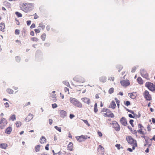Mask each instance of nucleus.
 Masks as SVG:
<instances>
[{"mask_svg": "<svg viewBox=\"0 0 155 155\" xmlns=\"http://www.w3.org/2000/svg\"><path fill=\"white\" fill-rule=\"evenodd\" d=\"M5 28V25L4 23H3L0 24V30L1 31H4V29Z\"/></svg>", "mask_w": 155, "mask_h": 155, "instance_id": "nucleus-21", "label": "nucleus"}, {"mask_svg": "<svg viewBox=\"0 0 155 155\" xmlns=\"http://www.w3.org/2000/svg\"><path fill=\"white\" fill-rule=\"evenodd\" d=\"M41 146L40 145H38L36 146L35 147V150L36 152H38L40 150Z\"/></svg>", "mask_w": 155, "mask_h": 155, "instance_id": "nucleus-25", "label": "nucleus"}, {"mask_svg": "<svg viewBox=\"0 0 155 155\" xmlns=\"http://www.w3.org/2000/svg\"><path fill=\"white\" fill-rule=\"evenodd\" d=\"M115 147L117 148L118 150H120V144H117L115 145Z\"/></svg>", "mask_w": 155, "mask_h": 155, "instance_id": "nucleus-46", "label": "nucleus"}, {"mask_svg": "<svg viewBox=\"0 0 155 155\" xmlns=\"http://www.w3.org/2000/svg\"><path fill=\"white\" fill-rule=\"evenodd\" d=\"M30 102H27V103L25 104V105H24V107L27 106L30 104Z\"/></svg>", "mask_w": 155, "mask_h": 155, "instance_id": "nucleus-62", "label": "nucleus"}, {"mask_svg": "<svg viewBox=\"0 0 155 155\" xmlns=\"http://www.w3.org/2000/svg\"><path fill=\"white\" fill-rule=\"evenodd\" d=\"M31 39L32 41H37L38 40V38L35 37L32 38Z\"/></svg>", "mask_w": 155, "mask_h": 155, "instance_id": "nucleus-42", "label": "nucleus"}, {"mask_svg": "<svg viewBox=\"0 0 155 155\" xmlns=\"http://www.w3.org/2000/svg\"><path fill=\"white\" fill-rule=\"evenodd\" d=\"M97 133L99 137H101L102 136V134L101 131H98L97 132Z\"/></svg>", "mask_w": 155, "mask_h": 155, "instance_id": "nucleus-52", "label": "nucleus"}, {"mask_svg": "<svg viewBox=\"0 0 155 155\" xmlns=\"http://www.w3.org/2000/svg\"><path fill=\"white\" fill-rule=\"evenodd\" d=\"M81 100L84 103H87L88 104H89L90 102V99L86 97L82 98L81 99Z\"/></svg>", "mask_w": 155, "mask_h": 155, "instance_id": "nucleus-18", "label": "nucleus"}, {"mask_svg": "<svg viewBox=\"0 0 155 155\" xmlns=\"http://www.w3.org/2000/svg\"><path fill=\"white\" fill-rule=\"evenodd\" d=\"M145 86L152 91H154L155 90V86L152 83L150 82H147L145 84Z\"/></svg>", "mask_w": 155, "mask_h": 155, "instance_id": "nucleus-3", "label": "nucleus"}, {"mask_svg": "<svg viewBox=\"0 0 155 155\" xmlns=\"http://www.w3.org/2000/svg\"><path fill=\"white\" fill-rule=\"evenodd\" d=\"M7 92L9 94H12L13 93L14 91L10 88H8L6 89Z\"/></svg>", "mask_w": 155, "mask_h": 155, "instance_id": "nucleus-22", "label": "nucleus"}, {"mask_svg": "<svg viewBox=\"0 0 155 155\" xmlns=\"http://www.w3.org/2000/svg\"><path fill=\"white\" fill-rule=\"evenodd\" d=\"M116 107V104L115 101H112L110 104V106H109V107L112 108L113 109H114Z\"/></svg>", "mask_w": 155, "mask_h": 155, "instance_id": "nucleus-19", "label": "nucleus"}, {"mask_svg": "<svg viewBox=\"0 0 155 155\" xmlns=\"http://www.w3.org/2000/svg\"><path fill=\"white\" fill-rule=\"evenodd\" d=\"M87 137V136H84L83 135H81L80 136H77L76 137L77 140L80 142L83 141L84 139H86Z\"/></svg>", "mask_w": 155, "mask_h": 155, "instance_id": "nucleus-9", "label": "nucleus"}, {"mask_svg": "<svg viewBox=\"0 0 155 155\" xmlns=\"http://www.w3.org/2000/svg\"><path fill=\"white\" fill-rule=\"evenodd\" d=\"M7 146V145L5 143H2L0 144V147L3 149H6Z\"/></svg>", "mask_w": 155, "mask_h": 155, "instance_id": "nucleus-23", "label": "nucleus"}, {"mask_svg": "<svg viewBox=\"0 0 155 155\" xmlns=\"http://www.w3.org/2000/svg\"><path fill=\"white\" fill-rule=\"evenodd\" d=\"M49 124L50 125H51L53 122V120L52 119H49Z\"/></svg>", "mask_w": 155, "mask_h": 155, "instance_id": "nucleus-61", "label": "nucleus"}, {"mask_svg": "<svg viewBox=\"0 0 155 155\" xmlns=\"http://www.w3.org/2000/svg\"><path fill=\"white\" fill-rule=\"evenodd\" d=\"M75 117V116L73 114H70V116H69V117H70V118L71 119H72L74 117Z\"/></svg>", "mask_w": 155, "mask_h": 155, "instance_id": "nucleus-53", "label": "nucleus"}, {"mask_svg": "<svg viewBox=\"0 0 155 155\" xmlns=\"http://www.w3.org/2000/svg\"><path fill=\"white\" fill-rule=\"evenodd\" d=\"M132 150H134L135 149V147H137V141H135V142H134V143L132 144Z\"/></svg>", "mask_w": 155, "mask_h": 155, "instance_id": "nucleus-31", "label": "nucleus"}, {"mask_svg": "<svg viewBox=\"0 0 155 155\" xmlns=\"http://www.w3.org/2000/svg\"><path fill=\"white\" fill-rule=\"evenodd\" d=\"M121 85L124 87H127L130 84L129 81L127 79L121 81H120Z\"/></svg>", "mask_w": 155, "mask_h": 155, "instance_id": "nucleus-6", "label": "nucleus"}, {"mask_svg": "<svg viewBox=\"0 0 155 155\" xmlns=\"http://www.w3.org/2000/svg\"><path fill=\"white\" fill-rule=\"evenodd\" d=\"M31 23V21H27V24L29 26V25Z\"/></svg>", "mask_w": 155, "mask_h": 155, "instance_id": "nucleus-59", "label": "nucleus"}, {"mask_svg": "<svg viewBox=\"0 0 155 155\" xmlns=\"http://www.w3.org/2000/svg\"><path fill=\"white\" fill-rule=\"evenodd\" d=\"M34 15H35L34 17L35 19H37L39 18V16L37 15L36 13H35Z\"/></svg>", "mask_w": 155, "mask_h": 155, "instance_id": "nucleus-54", "label": "nucleus"}, {"mask_svg": "<svg viewBox=\"0 0 155 155\" xmlns=\"http://www.w3.org/2000/svg\"><path fill=\"white\" fill-rule=\"evenodd\" d=\"M7 122L5 118H2L0 119V128L2 129L7 124Z\"/></svg>", "mask_w": 155, "mask_h": 155, "instance_id": "nucleus-5", "label": "nucleus"}, {"mask_svg": "<svg viewBox=\"0 0 155 155\" xmlns=\"http://www.w3.org/2000/svg\"><path fill=\"white\" fill-rule=\"evenodd\" d=\"M50 26L49 25H48L46 27V29L48 31H49L50 30Z\"/></svg>", "mask_w": 155, "mask_h": 155, "instance_id": "nucleus-57", "label": "nucleus"}, {"mask_svg": "<svg viewBox=\"0 0 155 155\" xmlns=\"http://www.w3.org/2000/svg\"><path fill=\"white\" fill-rule=\"evenodd\" d=\"M40 139L41 140L40 143H44L45 142L46 140L45 137L43 136H42V137H41Z\"/></svg>", "mask_w": 155, "mask_h": 155, "instance_id": "nucleus-26", "label": "nucleus"}, {"mask_svg": "<svg viewBox=\"0 0 155 155\" xmlns=\"http://www.w3.org/2000/svg\"><path fill=\"white\" fill-rule=\"evenodd\" d=\"M15 14L18 17H22V15L18 12H16Z\"/></svg>", "mask_w": 155, "mask_h": 155, "instance_id": "nucleus-30", "label": "nucleus"}, {"mask_svg": "<svg viewBox=\"0 0 155 155\" xmlns=\"http://www.w3.org/2000/svg\"><path fill=\"white\" fill-rule=\"evenodd\" d=\"M67 114V112L65 111L64 110L60 111V115L61 117L64 118L66 116Z\"/></svg>", "mask_w": 155, "mask_h": 155, "instance_id": "nucleus-14", "label": "nucleus"}, {"mask_svg": "<svg viewBox=\"0 0 155 155\" xmlns=\"http://www.w3.org/2000/svg\"><path fill=\"white\" fill-rule=\"evenodd\" d=\"M73 80L79 82L84 83L85 82V79L83 77L79 76H77L73 78Z\"/></svg>", "mask_w": 155, "mask_h": 155, "instance_id": "nucleus-4", "label": "nucleus"}, {"mask_svg": "<svg viewBox=\"0 0 155 155\" xmlns=\"http://www.w3.org/2000/svg\"><path fill=\"white\" fill-rule=\"evenodd\" d=\"M130 104V102L129 101H127L125 103V104L128 106H129Z\"/></svg>", "mask_w": 155, "mask_h": 155, "instance_id": "nucleus-45", "label": "nucleus"}, {"mask_svg": "<svg viewBox=\"0 0 155 155\" xmlns=\"http://www.w3.org/2000/svg\"><path fill=\"white\" fill-rule=\"evenodd\" d=\"M35 24L34 23L32 24L31 26H30V28H35Z\"/></svg>", "mask_w": 155, "mask_h": 155, "instance_id": "nucleus-56", "label": "nucleus"}, {"mask_svg": "<svg viewBox=\"0 0 155 155\" xmlns=\"http://www.w3.org/2000/svg\"><path fill=\"white\" fill-rule=\"evenodd\" d=\"M64 91L65 92H68V94L69 93V89L67 87H65L64 88Z\"/></svg>", "mask_w": 155, "mask_h": 155, "instance_id": "nucleus-44", "label": "nucleus"}, {"mask_svg": "<svg viewBox=\"0 0 155 155\" xmlns=\"http://www.w3.org/2000/svg\"><path fill=\"white\" fill-rule=\"evenodd\" d=\"M94 112L95 113H97V111H98V109H97V107H94Z\"/></svg>", "mask_w": 155, "mask_h": 155, "instance_id": "nucleus-51", "label": "nucleus"}, {"mask_svg": "<svg viewBox=\"0 0 155 155\" xmlns=\"http://www.w3.org/2000/svg\"><path fill=\"white\" fill-rule=\"evenodd\" d=\"M142 130V129L141 128L140 130H137V132L139 134L143 135L144 134V132Z\"/></svg>", "mask_w": 155, "mask_h": 155, "instance_id": "nucleus-40", "label": "nucleus"}, {"mask_svg": "<svg viewBox=\"0 0 155 155\" xmlns=\"http://www.w3.org/2000/svg\"><path fill=\"white\" fill-rule=\"evenodd\" d=\"M68 149L70 151H72L73 148V144L72 143L70 142L67 147Z\"/></svg>", "mask_w": 155, "mask_h": 155, "instance_id": "nucleus-17", "label": "nucleus"}, {"mask_svg": "<svg viewBox=\"0 0 155 155\" xmlns=\"http://www.w3.org/2000/svg\"><path fill=\"white\" fill-rule=\"evenodd\" d=\"M145 98L147 100L150 101L151 100V97L147 91H145L144 93Z\"/></svg>", "mask_w": 155, "mask_h": 155, "instance_id": "nucleus-8", "label": "nucleus"}, {"mask_svg": "<svg viewBox=\"0 0 155 155\" xmlns=\"http://www.w3.org/2000/svg\"><path fill=\"white\" fill-rule=\"evenodd\" d=\"M15 34L17 35H18L20 34V31L18 29H16L15 31Z\"/></svg>", "mask_w": 155, "mask_h": 155, "instance_id": "nucleus-41", "label": "nucleus"}, {"mask_svg": "<svg viewBox=\"0 0 155 155\" xmlns=\"http://www.w3.org/2000/svg\"><path fill=\"white\" fill-rule=\"evenodd\" d=\"M115 100H116V103L117 104V107H119V105H120V104H119L120 101L117 98H115Z\"/></svg>", "mask_w": 155, "mask_h": 155, "instance_id": "nucleus-39", "label": "nucleus"}, {"mask_svg": "<svg viewBox=\"0 0 155 155\" xmlns=\"http://www.w3.org/2000/svg\"><path fill=\"white\" fill-rule=\"evenodd\" d=\"M140 73L141 76L145 78H147L148 77V75L146 71L143 69L140 70Z\"/></svg>", "mask_w": 155, "mask_h": 155, "instance_id": "nucleus-11", "label": "nucleus"}, {"mask_svg": "<svg viewBox=\"0 0 155 155\" xmlns=\"http://www.w3.org/2000/svg\"><path fill=\"white\" fill-rule=\"evenodd\" d=\"M46 34L45 33L43 34L41 36V38L43 41H44L46 38Z\"/></svg>", "mask_w": 155, "mask_h": 155, "instance_id": "nucleus-33", "label": "nucleus"}, {"mask_svg": "<svg viewBox=\"0 0 155 155\" xmlns=\"http://www.w3.org/2000/svg\"><path fill=\"white\" fill-rule=\"evenodd\" d=\"M113 127L116 131H119L120 130V127L116 121H114L113 123Z\"/></svg>", "mask_w": 155, "mask_h": 155, "instance_id": "nucleus-10", "label": "nucleus"}, {"mask_svg": "<svg viewBox=\"0 0 155 155\" xmlns=\"http://www.w3.org/2000/svg\"><path fill=\"white\" fill-rule=\"evenodd\" d=\"M128 116L130 118H134V116L133 115H132V114H128Z\"/></svg>", "mask_w": 155, "mask_h": 155, "instance_id": "nucleus-63", "label": "nucleus"}, {"mask_svg": "<svg viewBox=\"0 0 155 155\" xmlns=\"http://www.w3.org/2000/svg\"><path fill=\"white\" fill-rule=\"evenodd\" d=\"M34 7V4L29 3L23 4L21 9L26 13L31 11L33 10Z\"/></svg>", "mask_w": 155, "mask_h": 155, "instance_id": "nucleus-1", "label": "nucleus"}, {"mask_svg": "<svg viewBox=\"0 0 155 155\" xmlns=\"http://www.w3.org/2000/svg\"><path fill=\"white\" fill-rule=\"evenodd\" d=\"M38 27L40 28H41L42 29H44L45 28V25L43 24L42 22L39 24Z\"/></svg>", "mask_w": 155, "mask_h": 155, "instance_id": "nucleus-27", "label": "nucleus"}, {"mask_svg": "<svg viewBox=\"0 0 155 155\" xmlns=\"http://www.w3.org/2000/svg\"><path fill=\"white\" fill-rule=\"evenodd\" d=\"M120 121L121 124L124 126H126L127 123L126 119L124 117H122L120 119Z\"/></svg>", "mask_w": 155, "mask_h": 155, "instance_id": "nucleus-12", "label": "nucleus"}, {"mask_svg": "<svg viewBox=\"0 0 155 155\" xmlns=\"http://www.w3.org/2000/svg\"><path fill=\"white\" fill-rule=\"evenodd\" d=\"M135 93H129V94L130 95V97L133 99H135L136 97V95L135 94Z\"/></svg>", "mask_w": 155, "mask_h": 155, "instance_id": "nucleus-20", "label": "nucleus"}, {"mask_svg": "<svg viewBox=\"0 0 155 155\" xmlns=\"http://www.w3.org/2000/svg\"><path fill=\"white\" fill-rule=\"evenodd\" d=\"M63 83L67 87H69L70 86L69 83L67 81H63Z\"/></svg>", "mask_w": 155, "mask_h": 155, "instance_id": "nucleus-32", "label": "nucleus"}, {"mask_svg": "<svg viewBox=\"0 0 155 155\" xmlns=\"http://www.w3.org/2000/svg\"><path fill=\"white\" fill-rule=\"evenodd\" d=\"M114 91V88L113 87H112L109 89V90L108 91V92L109 94H111L112 93H113Z\"/></svg>", "mask_w": 155, "mask_h": 155, "instance_id": "nucleus-37", "label": "nucleus"}, {"mask_svg": "<svg viewBox=\"0 0 155 155\" xmlns=\"http://www.w3.org/2000/svg\"><path fill=\"white\" fill-rule=\"evenodd\" d=\"M15 60L17 62H19L20 61L21 58L20 57L17 56L15 57Z\"/></svg>", "mask_w": 155, "mask_h": 155, "instance_id": "nucleus-36", "label": "nucleus"}, {"mask_svg": "<svg viewBox=\"0 0 155 155\" xmlns=\"http://www.w3.org/2000/svg\"><path fill=\"white\" fill-rule=\"evenodd\" d=\"M134 120H130L129 121V123H130V124H131V125H132V124H133V122H134Z\"/></svg>", "mask_w": 155, "mask_h": 155, "instance_id": "nucleus-64", "label": "nucleus"}, {"mask_svg": "<svg viewBox=\"0 0 155 155\" xmlns=\"http://www.w3.org/2000/svg\"><path fill=\"white\" fill-rule=\"evenodd\" d=\"M133 114V116H134V118H137L138 115L137 114H135L134 113V112L133 114Z\"/></svg>", "mask_w": 155, "mask_h": 155, "instance_id": "nucleus-60", "label": "nucleus"}, {"mask_svg": "<svg viewBox=\"0 0 155 155\" xmlns=\"http://www.w3.org/2000/svg\"><path fill=\"white\" fill-rule=\"evenodd\" d=\"M52 107L53 108H55L57 107V105L56 104H52Z\"/></svg>", "mask_w": 155, "mask_h": 155, "instance_id": "nucleus-47", "label": "nucleus"}, {"mask_svg": "<svg viewBox=\"0 0 155 155\" xmlns=\"http://www.w3.org/2000/svg\"><path fill=\"white\" fill-rule=\"evenodd\" d=\"M114 77H109L108 80L112 81H114Z\"/></svg>", "mask_w": 155, "mask_h": 155, "instance_id": "nucleus-48", "label": "nucleus"}, {"mask_svg": "<svg viewBox=\"0 0 155 155\" xmlns=\"http://www.w3.org/2000/svg\"><path fill=\"white\" fill-rule=\"evenodd\" d=\"M70 100V102L74 106L80 108L82 107L81 104L76 99L71 97Z\"/></svg>", "mask_w": 155, "mask_h": 155, "instance_id": "nucleus-2", "label": "nucleus"}, {"mask_svg": "<svg viewBox=\"0 0 155 155\" xmlns=\"http://www.w3.org/2000/svg\"><path fill=\"white\" fill-rule=\"evenodd\" d=\"M15 119L16 116L15 115V114H13L10 117V120L12 121H14V120H15Z\"/></svg>", "mask_w": 155, "mask_h": 155, "instance_id": "nucleus-35", "label": "nucleus"}, {"mask_svg": "<svg viewBox=\"0 0 155 155\" xmlns=\"http://www.w3.org/2000/svg\"><path fill=\"white\" fill-rule=\"evenodd\" d=\"M83 121L86 124H87L88 126H90L89 124L88 123V121L87 120H83Z\"/></svg>", "mask_w": 155, "mask_h": 155, "instance_id": "nucleus-49", "label": "nucleus"}, {"mask_svg": "<svg viewBox=\"0 0 155 155\" xmlns=\"http://www.w3.org/2000/svg\"><path fill=\"white\" fill-rule=\"evenodd\" d=\"M12 131V127H9L5 130V133L8 134H11Z\"/></svg>", "mask_w": 155, "mask_h": 155, "instance_id": "nucleus-16", "label": "nucleus"}, {"mask_svg": "<svg viewBox=\"0 0 155 155\" xmlns=\"http://www.w3.org/2000/svg\"><path fill=\"white\" fill-rule=\"evenodd\" d=\"M137 80L138 83L140 84H143V80L141 78L138 77L137 79Z\"/></svg>", "mask_w": 155, "mask_h": 155, "instance_id": "nucleus-29", "label": "nucleus"}, {"mask_svg": "<svg viewBox=\"0 0 155 155\" xmlns=\"http://www.w3.org/2000/svg\"><path fill=\"white\" fill-rule=\"evenodd\" d=\"M100 81L102 82H105L106 81L107 78L104 76H103L99 78Z\"/></svg>", "mask_w": 155, "mask_h": 155, "instance_id": "nucleus-15", "label": "nucleus"}, {"mask_svg": "<svg viewBox=\"0 0 155 155\" xmlns=\"http://www.w3.org/2000/svg\"><path fill=\"white\" fill-rule=\"evenodd\" d=\"M15 124L16 127H18L21 126L22 125V124L21 122L18 121L16 122Z\"/></svg>", "mask_w": 155, "mask_h": 155, "instance_id": "nucleus-28", "label": "nucleus"}, {"mask_svg": "<svg viewBox=\"0 0 155 155\" xmlns=\"http://www.w3.org/2000/svg\"><path fill=\"white\" fill-rule=\"evenodd\" d=\"M107 115L108 117H111V118H113V117H114V114H113L112 113H111L110 114H107Z\"/></svg>", "mask_w": 155, "mask_h": 155, "instance_id": "nucleus-43", "label": "nucleus"}, {"mask_svg": "<svg viewBox=\"0 0 155 155\" xmlns=\"http://www.w3.org/2000/svg\"><path fill=\"white\" fill-rule=\"evenodd\" d=\"M35 31L36 33H39L40 32V30L37 29H35Z\"/></svg>", "mask_w": 155, "mask_h": 155, "instance_id": "nucleus-55", "label": "nucleus"}, {"mask_svg": "<svg viewBox=\"0 0 155 155\" xmlns=\"http://www.w3.org/2000/svg\"><path fill=\"white\" fill-rule=\"evenodd\" d=\"M138 67V66H136L133 67L132 69L131 72L132 73L134 72L136 69Z\"/></svg>", "mask_w": 155, "mask_h": 155, "instance_id": "nucleus-34", "label": "nucleus"}, {"mask_svg": "<svg viewBox=\"0 0 155 155\" xmlns=\"http://www.w3.org/2000/svg\"><path fill=\"white\" fill-rule=\"evenodd\" d=\"M126 110L128 112L131 113L132 114H133V113L134 112L133 111H132V110H129L128 109H126Z\"/></svg>", "mask_w": 155, "mask_h": 155, "instance_id": "nucleus-58", "label": "nucleus"}, {"mask_svg": "<svg viewBox=\"0 0 155 155\" xmlns=\"http://www.w3.org/2000/svg\"><path fill=\"white\" fill-rule=\"evenodd\" d=\"M33 117V115L31 114H29L27 117L25 119V120L27 122H28L31 120L32 119Z\"/></svg>", "mask_w": 155, "mask_h": 155, "instance_id": "nucleus-13", "label": "nucleus"}, {"mask_svg": "<svg viewBox=\"0 0 155 155\" xmlns=\"http://www.w3.org/2000/svg\"><path fill=\"white\" fill-rule=\"evenodd\" d=\"M58 131L60 132H61V128L60 127H58L57 126H55L54 127Z\"/></svg>", "mask_w": 155, "mask_h": 155, "instance_id": "nucleus-38", "label": "nucleus"}, {"mask_svg": "<svg viewBox=\"0 0 155 155\" xmlns=\"http://www.w3.org/2000/svg\"><path fill=\"white\" fill-rule=\"evenodd\" d=\"M126 140L128 143L132 145L134 143L135 141L136 140H134L132 137L130 136H128L126 137Z\"/></svg>", "mask_w": 155, "mask_h": 155, "instance_id": "nucleus-7", "label": "nucleus"}, {"mask_svg": "<svg viewBox=\"0 0 155 155\" xmlns=\"http://www.w3.org/2000/svg\"><path fill=\"white\" fill-rule=\"evenodd\" d=\"M98 149H100L101 150V154H104V148H103V147L101 145H99L98 146Z\"/></svg>", "mask_w": 155, "mask_h": 155, "instance_id": "nucleus-24", "label": "nucleus"}, {"mask_svg": "<svg viewBox=\"0 0 155 155\" xmlns=\"http://www.w3.org/2000/svg\"><path fill=\"white\" fill-rule=\"evenodd\" d=\"M4 104L5 105V107L8 108L9 107V104L8 103L6 102Z\"/></svg>", "mask_w": 155, "mask_h": 155, "instance_id": "nucleus-50", "label": "nucleus"}]
</instances>
